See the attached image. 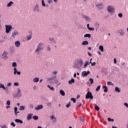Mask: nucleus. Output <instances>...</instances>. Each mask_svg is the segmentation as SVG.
<instances>
[{
	"mask_svg": "<svg viewBox=\"0 0 128 128\" xmlns=\"http://www.w3.org/2000/svg\"><path fill=\"white\" fill-rule=\"evenodd\" d=\"M44 43H39L36 46V48L35 50V54H40L41 50H44Z\"/></svg>",
	"mask_w": 128,
	"mask_h": 128,
	"instance_id": "1",
	"label": "nucleus"
},
{
	"mask_svg": "<svg viewBox=\"0 0 128 128\" xmlns=\"http://www.w3.org/2000/svg\"><path fill=\"white\" fill-rule=\"evenodd\" d=\"M58 74V71H54L52 72V74L51 78H48V80H53L54 84H58V80L56 78V74Z\"/></svg>",
	"mask_w": 128,
	"mask_h": 128,
	"instance_id": "2",
	"label": "nucleus"
},
{
	"mask_svg": "<svg viewBox=\"0 0 128 128\" xmlns=\"http://www.w3.org/2000/svg\"><path fill=\"white\" fill-rule=\"evenodd\" d=\"M33 12H35V14H38V12H40V6H38V4H36L34 6Z\"/></svg>",
	"mask_w": 128,
	"mask_h": 128,
	"instance_id": "3",
	"label": "nucleus"
},
{
	"mask_svg": "<svg viewBox=\"0 0 128 128\" xmlns=\"http://www.w3.org/2000/svg\"><path fill=\"white\" fill-rule=\"evenodd\" d=\"M5 28L6 34H10V30H12V25L6 24Z\"/></svg>",
	"mask_w": 128,
	"mask_h": 128,
	"instance_id": "4",
	"label": "nucleus"
},
{
	"mask_svg": "<svg viewBox=\"0 0 128 128\" xmlns=\"http://www.w3.org/2000/svg\"><path fill=\"white\" fill-rule=\"evenodd\" d=\"M86 98L87 100L88 98H90V100H92L94 98V96H92V92H88L86 96Z\"/></svg>",
	"mask_w": 128,
	"mask_h": 128,
	"instance_id": "5",
	"label": "nucleus"
},
{
	"mask_svg": "<svg viewBox=\"0 0 128 128\" xmlns=\"http://www.w3.org/2000/svg\"><path fill=\"white\" fill-rule=\"evenodd\" d=\"M17 90L18 92L16 94L14 97L16 98H20L22 96V92H20V88H18Z\"/></svg>",
	"mask_w": 128,
	"mask_h": 128,
	"instance_id": "6",
	"label": "nucleus"
},
{
	"mask_svg": "<svg viewBox=\"0 0 128 128\" xmlns=\"http://www.w3.org/2000/svg\"><path fill=\"white\" fill-rule=\"evenodd\" d=\"M82 18H84V20L87 22H92V20L88 16H86V15H83Z\"/></svg>",
	"mask_w": 128,
	"mask_h": 128,
	"instance_id": "7",
	"label": "nucleus"
},
{
	"mask_svg": "<svg viewBox=\"0 0 128 128\" xmlns=\"http://www.w3.org/2000/svg\"><path fill=\"white\" fill-rule=\"evenodd\" d=\"M108 12H114V8L112 6H108L107 9Z\"/></svg>",
	"mask_w": 128,
	"mask_h": 128,
	"instance_id": "8",
	"label": "nucleus"
},
{
	"mask_svg": "<svg viewBox=\"0 0 128 128\" xmlns=\"http://www.w3.org/2000/svg\"><path fill=\"white\" fill-rule=\"evenodd\" d=\"M8 58V52H4L1 56V58L2 60H6Z\"/></svg>",
	"mask_w": 128,
	"mask_h": 128,
	"instance_id": "9",
	"label": "nucleus"
},
{
	"mask_svg": "<svg viewBox=\"0 0 128 128\" xmlns=\"http://www.w3.org/2000/svg\"><path fill=\"white\" fill-rule=\"evenodd\" d=\"M90 74V70H88L87 72L86 71H83L82 73V76L83 77L86 76L88 74Z\"/></svg>",
	"mask_w": 128,
	"mask_h": 128,
	"instance_id": "10",
	"label": "nucleus"
},
{
	"mask_svg": "<svg viewBox=\"0 0 128 128\" xmlns=\"http://www.w3.org/2000/svg\"><path fill=\"white\" fill-rule=\"evenodd\" d=\"M118 34H120V36H124V34H126V32H124V30L123 29L118 30Z\"/></svg>",
	"mask_w": 128,
	"mask_h": 128,
	"instance_id": "11",
	"label": "nucleus"
},
{
	"mask_svg": "<svg viewBox=\"0 0 128 128\" xmlns=\"http://www.w3.org/2000/svg\"><path fill=\"white\" fill-rule=\"evenodd\" d=\"M19 33L16 30H14L12 32V38H16V36H18Z\"/></svg>",
	"mask_w": 128,
	"mask_h": 128,
	"instance_id": "12",
	"label": "nucleus"
},
{
	"mask_svg": "<svg viewBox=\"0 0 128 128\" xmlns=\"http://www.w3.org/2000/svg\"><path fill=\"white\" fill-rule=\"evenodd\" d=\"M42 108H44V106L42 104H39L37 107L35 108L36 110H42Z\"/></svg>",
	"mask_w": 128,
	"mask_h": 128,
	"instance_id": "13",
	"label": "nucleus"
},
{
	"mask_svg": "<svg viewBox=\"0 0 128 128\" xmlns=\"http://www.w3.org/2000/svg\"><path fill=\"white\" fill-rule=\"evenodd\" d=\"M14 74H18V76H20V74H21L20 72H18L16 68H14Z\"/></svg>",
	"mask_w": 128,
	"mask_h": 128,
	"instance_id": "14",
	"label": "nucleus"
},
{
	"mask_svg": "<svg viewBox=\"0 0 128 128\" xmlns=\"http://www.w3.org/2000/svg\"><path fill=\"white\" fill-rule=\"evenodd\" d=\"M82 66H80V64H79L78 62H76L74 64V68H81Z\"/></svg>",
	"mask_w": 128,
	"mask_h": 128,
	"instance_id": "15",
	"label": "nucleus"
},
{
	"mask_svg": "<svg viewBox=\"0 0 128 128\" xmlns=\"http://www.w3.org/2000/svg\"><path fill=\"white\" fill-rule=\"evenodd\" d=\"M96 6L98 10H102V8H104L102 4H96Z\"/></svg>",
	"mask_w": 128,
	"mask_h": 128,
	"instance_id": "16",
	"label": "nucleus"
},
{
	"mask_svg": "<svg viewBox=\"0 0 128 128\" xmlns=\"http://www.w3.org/2000/svg\"><path fill=\"white\" fill-rule=\"evenodd\" d=\"M32 114H29L27 116V120H30L32 118Z\"/></svg>",
	"mask_w": 128,
	"mask_h": 128,
	"instance_id": "17",
	"label": "nucleus"
},
{
	"mask_svg": "<svg viewBox=\"0 0 128 128\" xmlns=\"http://www.w3.org/2000/svg\"><path fill=\"white\" fill-rule=\"evenodd\" d=\"M15 46H16V48H18L20 46V41H16Z\"/></svg>",
	"mask_w": 128,
	"mask_h": 128,
	"instance_id": "18",
	"label": "nucleus"
},
{
	"mask_svg": "<svg viewBox=\"0 0 128 128\" xmlns=\"http://www.w3.org/2000/svg\"><path fill=\"white\" fill-rule=\"evenodd\" d=\"M16 52V48L14 46H12L10 48V54H14Z\"/></svg>",
	"mask_w": 128,
	"mask_h": 128,
	"instance_id": "19",
	"label": "nucleus"
},
{
	"mask_svg": "<svg viewBox=\"0 0 128 128\" xmlns=\"http://www.w3.org/2000/svg\"><path fill=\"white\" fill-rule=\"evenodd\" d=\"M12 4H14V2H12V1H10L7 4L6 6L7 8H10Z\"/></svg>",
	"mask_w": 128,
	"mask_h": 128,
	"instance_id": "20",
	"label": "nucleus"
},
{
	"mask_svg": "<svg viewBox=\"0 0 128 128\" xmlns=\"http://www.w3.org/2000/svg\"><path fill=\"white\" fill-rule=\"evenodd\" d=\"M40 78L38 77L35 78L33 79L34 82H38Z\"/></svg>",
	"mask_w": 128,
	"mask_h": 128,
	"instance_id": "21",
	"label": "nucleus"
},
{
	"mask_svg": "<svg viewBox=\"0 0 128 128\" xmlns=\"http://www.w3.org/2000/svg\"><path fill=\"white\" fill-rule=\"evenodd\" d=\"M60 94H61V96H66V92L64 90H60Z\"/></svg>",
	"mask_w": 128,
	"mask_h": 128,
	"instance_id": "22",
	"label": "nucleus"
},
{
	"mask_svg": "<svg viewBox=\"0 0 128 128\" xmlns=\"http://www.w3.org/2000/svg\"><path fill=\"white\" fill-rule=\"evenodd\" d=\"M79 64H80V66H82L84 64V62L82 59H80L77 62Z\"/></svg>",
	"mask_w": 128,
	"mask_h": 128,
	"instance_id": "23",
	"label": "nucleus"
},
{
	"mask_svg": "<svg viewBox=\"0 0 128 128\" xmlns=\"http://www.w3.org/2000/svg\"><path fill=\"white\" fill-rule=\"evenodd\" d=\"M102 88H104V92H108V87L106 86H102Z\"/></svg>",
	"mask_w": 128,
	"mask_h": 128,
	"instance_id": "24",
	"label": "nucleus"
},
{
	"mask_svg": "<svg viewBox=\"0 0 128 128\" xmlns=\"http://www.w3.org/2000/svg\"><path fill=\"white\" fill-rule=\"evenodd\" d=\"M15 122H18L19 124H24V122H22V120L19 119H16Z\"/></svg>",
	"mask_w": 128,
	"mask_h": 128,
	"instance_id": "25",
	"label": "nucleus"
},
{
	"mask_svg": "<svg viewBox=\"0 0 128 128\" xmlns=\"http://www.w3.org/2000/svg\"><path fill=\"white\" fill-rule=\"evenodd\" d=\"M50 118H52V120H53L54 122H56V117H54V116H50Z\"/></svg>",
	"mask_w": 128,
	"mask_h": 128,
	"instance_id": "26",
	"label": "nucleus"
},
{
	"mask_svg": "<svg viewBox=\"0 0 128 128\" xmlns=\"http://www.w3.org/2000/svg\"><path fill=\"white\" fill-rule=\"evenodd\" d=\"M68 83L69 84H74V79H71V80L68 81Z\"/></svg>",
	"mask_w": 128,
	"mask_h": 128,
	"instance_id": "27",
	"label": "nucleus"
},
{
	"mask_svg": "<svg viewBox=\"0 0 128 128\" xmlns=\"http://www.w3.org/2000/svg\"><path fill=\"white\" fill-rule=\"evenodd\" d=\"M88 42L87 40L84 41L82 42V46H88Z\"/></svg>",
	"mask_w": 128,
	"mask_h": 128,
	"instance_id": "28",
	"label": "nucleus"
},
{
	"mask_svg": "<svg viewBox=\"0 0 128 128\" xmlns=\"http://www.w3.org/2000/svg\"><path fill=\"white\" fill-rule=\"evenodd\" d=\"M88 64H90V62L86 61L84 62V68H86V66H88Z\"/></svg>",
	"mask_w": 128,
	"mask_h": 128,
	"instance_id": "29",
	"label": "nucleus"
},
{
	"mask_svg": "<svg viewBox=\"0 0 128 128\" xmlns=\"http://www.w3.org/2000/svg\"><path fill=\"white\" fill-rule=\"evenodd\" d=\"M115 92H120V88H118V87H116Z\"/></svg>",
	"mask_w": 128,
	"mask_h": 128,
	"instance_id": "30",
	"label": "nucleus"
},
{
	"mask_svg": "<svg viewBox=\"0 0 128 128\" xmlns=\"http://www.w3.org/2000/svg\"><path fill=\"white\" fill-rule=\"evenodd\" d=\"M99 50H101L102 52H104V46H99Z\"/></svg>",
	"mask_w": 128,
	"mask_h": 128,
	"instance_id": "31",
	"label": "nucleus"
},
{
	"mask_svg": "<svg viewBox=\"0 0 128 128\" xmlns=\"http://www.w3.org/2000/svg\"><path fill=\"white\" fill-rule=\"evenodd\" d=\"M90 36H91L90 34H86L84 35V38H90Z\"/></svg>",
	"mask_w": 128,
	"mask_h": 128,
	"instance_id": "32",
	"label": "nucleus"
},
{
	"mask_svg": "<svg viewBox=\"0 0 128 128\" xmlns=\"http://www.w3.org/2000/svg\"><path fill=\"white\" fill-rule=\"evenodd\" d=\"M0 88H3V90H6V87L4 86V85L2 84H0Z\"/></svg>",
	"mask_w": 128,
	"mask_h": 128,
	"instance_id": "33",
	"label": "nucleus"
},
{
	"mask_svg": "<svg viewBox=\"0 0 128 128\" xmlns=\"http://www.w3.org/2000/svg\"><path fill=\"white\" fill-rule=\"evenodd\" d=\"M33 120H38V116H34L32 117Z\"/></svg>",
	"mask_w": 128,
	"mask_h": 128,
	"instance_id": "34",
	"label": "nucleus"
},
{
	"mask_svg": "<svg viewBox=\"0 0 128 128\" xmlns=\"http://www.w3.org/2000/svg\"><path fill=\"white\" fill-rule=\"evenodd\" d=\"M16 66H17V64H16V62H13L12 63V66L13 68H16Z\"/></svg>",
	"mask_w": 128,
	"mask_h": 128,
	"instance_id": "35",
	"label": "nucleus"
},
{
	"mask_svg": "<svg viewBox=\"0 0 128 128\" xmlns=\"http://www.w3.org/2000/svg\"><path fill=\"white\" fill-rule=\"evenodd\" d=\"M94 108L98 112V110H100V107H98V106L96 105H95Z\"/></svg>",
	"mask_w": 128,
	"mask_h": 128,
	"instance_id": "36",
	"label": "nucleus"
},
{
	"mask_svg": "<svg viewBox=\"0 0 128 128\" xmlns=\"http://www.w3.org/2000/svg\"><path fill=\"white\" fill-rule=\"evenodd\" d=\"M47 86L48 88H50L51 90H54V87H51L50 85H48Z\"/></svg>",
	"mask_w": 128,
	"mask_h": 128,
	"instance_id": "37",
	"label": "nucleus"
},
{
	"mask_svg": "<svg viewBox=\"0 0 128 128\" xmlns=\"http://www.w3.org/2000/svg\"><path fill=\"white\" fill-rule=\"evenodd\" d=\"M24 106H20L19 110H24Z\"/></svg>",
	"mask_w": 128,
	"mask_h": 128,
	"instance_id": "38",
	"label": "nucleus"
},
{
	"mask_svg": "<svg viewBox=\"0 0 128 128\" xmlns=\"http://www.w3.org/2000/svg\"><path fill=\"white\" fill-rule=\"evenodd\" d=\"M82 106V103L78 104L76 105V108H80V106Z\"/></svg>",
	"mask_w": 128,
	"mask_h": 128,
	"instance_id": "39",
	"label": "nucleus"
},
{
	"mask_svg": "<svg viewBox=\"0 0 128 128\" xmlns=\"http://www.w3.org/2000/svg\"><path fill=\"white\" fill-rule=\"evenodd\" d=\"M42 6H46V4L44 3V0H42Z\"/></svg>",
	"mask_w": 128,
	"mask_h": 128,
	"instance_id": "40",
	"label": "nucleus"
},
{
	"mask_svg": "<svg viewBox=\"0 0 128 128\" xmlns=\"http://www.w3.org/2000/svg\"><path fill=\"white\" fill-rule=\"evenodd\" d=\"M100 90V85H99L96 88V92H98Z\"/></svg>",
	"mask_w": 128,
	"mask_h": 128,
	"instance_id": "41",
	"label": "nucleus"
},
{
	"mask_svg": "<svg viewBox=\"0 0 128 128\" xmlns=\"http://www.w3.org/2000/svg\"><path fill=\"white\" fill-rule=\"evenodd\" d=\"M107 84L108 85V86H114V84H112V82H107Z\"/></svg>",
	"mask_w": 128,
	"mask_h": 128,
	"instance_id": "42",
	"label": "nucleus"
},
{
	"mask_svg": "<svg viewBox=\"0 0 128 128\" xmlns=\"http://www.w3.org/2000/svg\"><path fill=\"white\" fill-rule=\"evenodd\" d=\"M108 122H114V120L110 118H108Z\"/></svg>",
	"mask_w": 128,
	"mask_h": 128,
	"instance_id": "43",
	"label": "nucleus"
},
{
	"mask_svg": "<svg viewBox=\"0 0 128 128\" xmlns=\"http://www.w3.org/2000/svg\"><path fill=\"white\" fill-rule=\"evenodd\" d=\"M89 80H90V82L91 84H94V79L90 78Z\"/></svg>",
	"mask_w": 128,
	"mask_h": 128,
	"instance_id": "44",
	"label": "nucleus"
},
{
	"mask_svg": "<svg viewBox=\"0 0 128 128\" xmlns=\"http://www.w3.org/2000/svg\"><path fill=\"white\" fill-rule=\"evenodd\" d=\"M71 100L74 102V104H76V100L75 98H72Z\"/></svg>",
	"mask_w": 128,
	"mask_h": 128,
	"instance_id": "45",
	"label": "nucleus"
},
{
	"mask_svg": "<svg viewBox=\"0 0 128 128\" xmlns=\"http://www.w3.org/2000/svg\"><path fill=\"white\" fill-rule=\"evenodd\" d=\"M14 86H18L20 84L18 82H16L14 83Z\"/></svg>",
	"mask_w": 128,
	"mask_h": 128,
	"instance_id": "46",
	"label": "nucleus"
},
{
	"mask_svg": "<svg viewBox=\"0 0 128 128\" xmlns=\"http://www.w3.org/2000/svg\"><path fill=\"white\" fill-rule=\"evenodd\" d=\"M32 40V36L30 35L29 36H27V40Z\"/></svg>",
	"mask_w": 128,
	"mask_h": 128,
	"instance_id": "47",
	"label": "nucleus"
},
{
	"mask_svg": "<svg viewBox=\"0 0 128 128\" xmlns=\"http://www.w3.org/2000/svg\"><path fill=\"white\" fill-rule=\"evenodd\" d=\"M8 106H10V100H8L6 102V104Z\"/></svg>",
	"mask_w": 128,
	"mask_h": 128,
	"instance_id": "48",
	"label": "nucleus"
},
{
	"mask_svg": "<svg viewBox=\"0 0 128 128\" xmlns=\"http://www.w3.org/2000/svg\"><path fill=\"white\" fill-rule=\"evenodd\" d=\"M70 102H69L66 105V108H70Z\"/></svg>",
	"mask_w": 128,
	"mask_h": 128,
	"instance_id": "49",
	"label": "nucleus"
},
{
	"mask_svg": "<svg viewBox=\"0 0 128 128\" xmlns=\"http://www.w3.org/2000/svg\"><path fill=\"white\" fill-rule=\"evenodd\" d=\"M29 106H30V108H34V104H30L29 105Z\"/></svg>",
	"mask_w": 128,
	"mask_h": 128,
	"instance_id": "50",
	"label": "nucleus"
},
{
	"mask_svg": "<svg viewBox=\"0 0 128 128\" xmlns=\"http://www.w3.org/2000/svg\"><path fill=\"white\" fill-rule=\"evenodd\" d=\"M96 62H94L93 63L92 62L91 64L92 66H96Z\"/></svg>",
	"mask_w": 128,
	"mask_h": 128,
	"instance_id": "51",
	"label": "nucleus"
},
{
	"mask_svg": "<svg viewBox=\"0 0 128 128\" xmlns=\"http://www.w3.org/2000/svg\"><path fill=\"white\" fill-rule=\"evenodd\" d=\"M118 16L119 18H122V13L118 14Z\"/></svg>",
	"mask_w": 128,
	"mask_h": 128,
	"instance_id": "52",
	"label": "nucleus"
},
{
	"mask_svg": "<svg viewBox=\"0 0 128 128\" xmlns=\"http://www.w3.org/2000/svg\"><path fill=\"white\" fill-rule=\"evenodd\" d=\"M88 30H94V28H90V27Z\"/></svg>",
	"mask_w": 128,
	"mask_h": 128,
	"instance_id": "53",
	"label": "nucleus"
},
{
	"mask_svg": "<svg viewBox=\"0 0 128 128\" xmlns=\"http://www.w3.org/2000/svg\"><path fill=\"white\" fill-rule=\"evenodd\" d=\"M50 46H47V52H50Z\"/></svg>",
	"mask_w": 128,
	"mask_h": 128,
	"instance_id": "54",
	"label": "nucleus"
},
{
	"mask_svg": "<svg viewBox=\"0 0 128 128\" xmlns=\"http://www.w3.org/2000/svg\"><path fill=\"white\" fill-rule=\"evenodd\" d=\"M10 124H11V126H13L14 128V126H16V124H14V122H12L10 123Z\"/></svg>",
	"mask_w": 128,
	"mask_h": 128,
	"instance_id": "55",
	"label": "nucleus"
},
{
	"mask_svg": "<svg viewBox=\"0 0 128 128\" xmlns=\"http://www.w3.org/2000/svg\"><path fill=\"white\" fill-rule=\"evenodd\" d=\"M48 4H52V0H48Z\"/></svg>",
	"mask_w": 128,
	"mask_h": 128,
	"instance_id": "56",
	"label": "nucleus"
},
{
	"mask_svg": "<svg viewBox=\"0 0 128 128\" xmlns=\"http://www.w3.org/2000/svg\"><path fill=\"white\" fill-rule=\"evenodd\" d=\"M86 84H87V86H90V81L87 82Z\"/></svg>",
	"mask_w": 128,
	"mask_h": 128,
	"instance_id": "57",
	"label": "nucleus"
},
{
	"mask_svg": "<svg viewBox=\"0 0 128 128\" xmlns=\"http://www.w3.org/2000/svg\"><path fill=\"white\" fill-rule=\"evenodd\" d=\"M48 106H52V102L47 103Z\"/></svg>",
	"mask_w": 128,
	"mask_h": 128,
	"instance_id": "58",
	"label": "nucleus"
},
{
	"mask_svg": "<svg viewBox=\"0 0 128 128\" xmlns=\"http://www.w3.org/2000/svg\"><path fill=\"white\" fill-rule=\"evenodd\" d=\"M14 112H18V108L17 107H15L14 108Z\"/></svg>",
	"mask_w": 128,
	"mask_h": 128,
	"instance_id": "59",
	"label": "nucleus"
},
{
	"mask_svg": "<svg viewBox=\"0 0 128 128\" xmlns=\"http://www.w3.org/2000/svg\"><path fill=\"white\" fill-rule=\"evenodd\" d=\"M80 122H84V118H81L80 119Z\"/></svg>",
	"mask_w": 128,
	"mask_h": 128,
	"instance_id": "60",
	"label": "nucleus"
},
{
	"mask_svg": "<svg viewBox=\"0 0 128 128\" xmlns=\"http://www.w3.org/2000/svg\"><path fill=\"white\" fill-rule=\"evenodd\" d=\"M50 40L52 42L54 40V39L53 38H50Z\"/></svg>",
	"mask_w": 128,
	"mask_h": 128,
	"instance_id": "61",
	"label": "nucleus"
},
{
	"mask_svg": "<svg viewBox=\"0 0 128 128\" xmlns=\"http://www.w3.org/2000/svg\"><path fill=\"white\" fill-rule=\"evenodd\" d=\"M124 106H126V108H128V103H124Z\"/></svg>",
	"mask_w": 128,
	"mask_h": 128,
	"instance_id": "62",
	"label": "nucleus"
},
{
	"mask_svg": "<svg viewBox=\"0 0 128 128\" xmlns=\"http://www.w3.org/2000/svg\"><path fill=\"white\" fill-rule=\"evenodd\" d=\"M114 64H116V58H114Z\"/></svg>",
	"mask_w": 128,
	"mask_h": 128,
	"instance_id": "63",
	"label": "nucleus"
},
{
	"mask_svg": "<svg viewBox=\"0 0 128 128\" xmlns=\"http://www.w3.org/2000/svg\"><path fill=\"white\" fill-rule=\"evenodd\" d=\"M2 128H8L6 127V126L3 125L2 126Z\"/></svg>",
	"mask_w": 128,
	"mask_h": 128,
	"instance_id": "64",
	"label": "nucleus"
}]
</instances>
